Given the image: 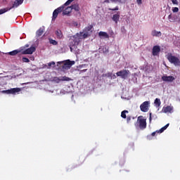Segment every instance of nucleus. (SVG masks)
I'll return each mask as SVG.
<instances>
[{
  "instance_id": "obj_38",
  "label": "nucleus",
  "mask_w": 180,
  "mask_h": 180,
  "mask_svg": "<svg viewBox=\"0 0 180 180\" xmlns=\"http://www.w3.org/2000/svg\"><path fill=\"white\" fill-rule=\"evenodd\" d=\"M137 3L139 4V5H141V0H137Z\"/></svg>"
},
{
  "instance_id": "obj_25",
  "label": "nucleus",
  "mask_w": 180,
  "mask_h": 180,
  "mask_svg": "<svg viewBox=\"0 0 180 180\" xmlns=\"http://www.w3.org/2000/svg\"><path fill=\"white\" fill-rule=\"evenodd\" d=\"M93 27V25H89L84 28V32L88 33V32H91V30H92Z\"/></svg>"
},
{
  "instance_id": "obj_30",
  "label": "nucleus",
  "mask_w": 180,
  "mask_h": 180,
  "mask_svg": "<svg viewBox=\"0 0 180 180\" xmlns=\"http://www.w3.org/2000/svg\"><path fill=\"white\" fill-rule=\"evenodd\" d=\"M172 12H174V13H176V12H179V8L178 7H173Z\"/></svg>"
},
{
  "instance_id": "obj_27",
  "label": "nucleus",
  "mask_w": 180,
  "mask_h": 180,
  "mask_svg": "<svg viewBox=\"0 0 180 180\" xmlns=\"http://www.w3.org/2000/svg\"><path fill=\"white\" fill-rule=\"evenodd\" d=\"M163 110L165 113H167V112H171V110H172V108H171V106H167L166 108H163Z\"/></svg>"
},
{
  "instance_id": "obj_4",
  "label": "nucleus",
  "mask_w": 180,
  "mask_h": 180,
  "mask_svg": "<svg viewBox=\"0 0 180 180\" xmlns=\"http://www.w3.org/2000/svg\"><path fill=\"white\" fill-rule=\"evenodd\" d=\"M23 1L25 0H15L11 7H6L0 9V15L6 13V12L11 11V9H15L18 8V6H20V5H22L23 4Z\"/></svg>"
},
{
  "instance_id": "obj_9",
  "label": "nucleus",
  "mask_w": 180,
  "mask_h": 180,
  "mask_svg": "<svg viewBox=\"0 0 180 180\" xmlns=\"http://www.w3.org/2000/svg\"><path fill=\"white\" fill-rule=\"evenodd\" d=\"M140 110L141 112H143L144 113L150 110V101H145L143 103H141L140 105Z\"/></svg>"
},
{
  "instance_id": "obj_12",
  "label": "nucleus",
  "mask_w": 180,
  "mask_h": 180,
  "mask_svg": "<svg viewBox=\"0 0 180 180\" xmlns=\"http://www.w3.org/2000/svg\"><path fill=\"white\" fill-rule=\"evenodd\" d=\"M169 126V124H167L165 126L162 127L160 129L157 130L156 131H154L151 134V136L154 137V136H157V134L158 133H164L165 130H167L168 129V127Z\"/></svg>"
},
{
  "instance_id": "obj_31",
  "label": "nucleus",
  "mask_w": 180,
  "mask_h": 180,
  "mask_svg": "<svg viewBox=\"0 0 180 180\" xmlns=\"http://www.w3.org/2000/svg\"><path fill=\"white\" fill-rule=\"evenodd\" d=\"M22 61H23V63H30V60H29V58H27L26 57L22 58Z\"/></svg>"
},
{
  "instance_id": "obj_35",
  "label": "nucleus",
  "mask_w": 180,
  "mask_h": 180,
  "mask_svg": "<svg viewBox=\"0 0 180 180\" xmlns=\"http://www.w3.org/2000/svg\"><path fill=\"white\" fill-rule=\"evenodd\" d=\"M172 2L173 4V5H178L179 4L178 0H172Z\"/></svg>"
},
{
  "instance_id": "obj_14",
  "label": "nucleus",
  "mask_w": 180,
  "mask_h": 180,
  "mask_svg": "<svg viewBox=\"0 0 180 180\" xmlns=\"http://www.w3.org/2000/svg\"><path fill=\"white\" fill-rule=\"evenodd\" d=\"M162 79L165 82H173V81H175L174 76H162Z\"/></svg>"
},
{
  "instance_id": "obj_5",
  "label": "nucleus",
  "mask_w": 180,
  "mask_h": 180,
  "mask_svg": "<svg viewBox=\"0 0 180 180\" xmlns=\"http://www.w3.org/2000/svg\"><path fill=\"white\" fill-rule=\"evenodd\" d=\"M167 58L168 61L171 63V64H174L176 67H179L180 60L179 58L175 56H173L172 53H168L167 56Z\"/></svg>"
},
{
  "instance_id": "obj_40",
  "label": "nucleus",
  "mask_w": 180,
  "mask_h": 180,
  "mask_svg": "<svg viewBox=\"0 0 180 180\" xmlns=\"http://www.w3.org/2000/svg\"><path fill=\"white\" fill-rule=\"evenodd\" d=\"M148 137H150V136H148Z\"/></svg>"
},
{
  "instance_id": "obj_29",
  "label": "nucleus",
  "mask_w": 180,
  "mask_h": 180,
  "mask_svg": "<svg viewBox=\"0 0 180 180\" xmlns=\"http://www.w3.org/2000/svg\"><path fill=\"white\" fill-rule=\"evenodd\" d=\"M51 65H53V67H55L56 66V62L52 61V62L48 63L49 68H51Z\"/></svg>"
},
{
  "instance_id": "obj_23",
  "label": "nucleus",
  "mask_w": 180,
  "mask_h": 180,
  "mask_svg": "<svg viewBox=\"0 0 180 180\" xmlns=\"http://www.w3.org/2000/svg\"><path fill=\"white\" fill-rule=\"evenodd\" d=\"M154 103L156 108H160L161 106V100L160 98H155Z\"/></svg>"
},
{
  "instance_id": "obj_18",
  "label": "nucleus",
  "mask_w": 180,
  "mask_h": 180,
  "mask_svg": "<svg viewBox=\"0 0 180 180\" xmlns=\"http://www.w3.org/2000/svg\"><path fill=\"white\" fill-rule=\"evenodd\" d=\"M72 8L70 6H68L65 10L63 8V10L62 11L63 12V15H70V13H71L72 12Z\"/></svg>"
},
{
  "instance_id": "obj_13",
  "label": "nucleus",
  "mask_w": 180,
  "mask_h": 180,
  "mask_svg": "<svg viewBox=\"0 0 180 180\" xmlns=\"http://www.w3.org/2000/svg\"><path fill=\"white\" fill-rule=\"evenodd\" d=\"M160 51H161V48L160 46H154L152 49V54L153 56H158L160 54Z\"/></svg>"
},
{
  "instance_id": "obj_6",
  "label": "nucleus",
  "mask_w": 180,
  "mask_h": 180,
  "mask_svg": "<svg viewBox=\"0 0 180 180\" xmlns=\"http://www.w3.org/2000/svg\"><path fill=\"white\" fill-rule=\"evenodd\" d=\"M58 64H63L62 66L63 70H70V68H71V67L75 64V61L67 60L65 61L58 62Z\"/></svg>"
},
{
  "instance_id": "obj_16",
  "label": "nucleus",
  "mask_w": 180,
  "mask_h": 180,
  "mask_svg": "<svg viewBox=\"0 0 180 180\" xmlns=\"http://www.w3.org/2000/svg\"><path fill=\"white\" fill-rule=\"evenodd\" d=\"M151 34L153 37H160L162 36V34L161 33L160 31H157L154 30L151 32Z\"/></svg>"
},
{
  "instance_id": "obj_22",
  "label": "nucleus",
  "mask_w": 180,
  "mask_h": 180,
  "mask_svg": "<svg viewBox=\"0 0 180 180\" xmlns=\"http://www.w3.org/2000/svg\"><path fill=\"white\" fill-rule=\"evenodd\" d=\"M79 36L81 37V39H86L87 37H89V34L88 32H80L79 34Z\"/></svg>"
},
{
  "instance_id": "obj_32",
  "label": "nucleus",
  "mask_w": 180,
  "mask_h": 180,
  "mask_svg": "<svg viewBox=\"0 0 180 180\" xmlns=\"http://www.w3.org/2000/svg\"><path fill=\"white\" fill-rule=\"evenodd\" d=\"M27 47H29V44H25L24 46L20 47V49H23L22 51H26V49H27Z\"/></svg>"
},
{
  "instance_id": "obj_33",
  "label": "nucleus",
  "mask_w": 180,
  "mask_h": 180,
  "mask_svg": "<svg viewBox=\"0 0 180 180\" xmlns=\"http://www.w3.org/2000/svg\"><path fill=\"white\" fill-rule=\"evenodd\" d=\"M130 120H131V116L128 115L127 117V123H130Z\"/></svg>"
},
{
  "instance_id": "obj_17",
  "label": "nucleus",
  "mask_w": 180,
  "mask_h": 180,
  "mask_svg": "<svg viewBox=\"0 0 180 180\" xmlns=\"http://www.w3.org/2000/svg\"><path fill=\"white\" fill-rule=\"evenodd\" d=\"M44 33V27H41L36 32V36L37 37H40V36H41Z\"/></svg>"
},
{
  "instance_id": "obj_19",
  "label": "nucleus",
  "mask_w": 180,
  "mask_h": 180,
  "mask_svg": "<svg viewBox=\"0 0 180 180\" xmlns=\"http://www.w3.org/2000/svg\"><path fill=\"white\" fill-rule=\"evenodd\" d=\"M55 34L56 35L57 39H63V32L61 30H58L55 32Z\"/></svg>"
},
{
  "instance_id": "obj_28",
  "label": "nucleus",
  "mask_w": 180,
  "mask_h": 180,
  "mask_svg": "<svg viewBox=\"0 0 180 180\" xmlns=\"http://www.w3.org/2000/svg\"><path fill=\"white\" fill-rule=\"evenodd\" d=\"M103 54H108V53H109V48H108L106 46H103Z\"/></svg>"
},
{
  "instance_id": "obj_26",
  "label": "nucleus",
  "mask_w": 180,
  "mask_h": 180,
  "mask_svg": "<svg viewBox=\"0 0 180 180\" xmlns=\"http://www.w3.org/2000/svg\"><path fill=\"white\" fill-rule=\"evenodd\" d=\"M49 43L50 44H53V46H57L58 44V42L53 39H49Z\"/></svg>"
},
{
  "instance_id": "obj_3",
  "label": "nucleus",
  "mask_w": 180,
  "mask_h": 180,
  "mask_svg": "<svg viewBox=\"0 0 180 180\" xmlns=\"http://www.w3.org/2000/svg\"><path fill=\"white\" fill-rule=\"evenodd\" d=\"M75 0H68L63 6L55 9L53 12L52 20H56L58 16V13H61L63 11L65 8V6H68L71 2H74Z\"/></svg>"
},
{
  "instance_id": "obj_8",
  "label": "nucleus",
  "mask_w": 180,
  "mask_h": 180,
  "mask_svg": "<svg viewBox=\"0 0 180 180\" xmlns=\"http://www.w3.org/2000/svg\"><path fill=\"white\" fill-rule=\"evenodd\" d=\"M130 74V70H122L116 73L117 77H121L122 79H126Z\"/></svg>"
},
{
  "instance_id": "obj_36",
  "label": "nucleus",
  "mask_w": 180,
  "mask_h": 180,
  "mask_svg": "<svg viewBox=\"0 0 180 180\" xmlns=\"http://www.w3.org/2000/svg\"><path fill=\"white\" fill-rule=\"evenodd\" d=\"M152 117H151V112H150V114H149V122H150V123H151V120H152Z\"/></svg>"
},
{
  "instance_id": "obj_39",
  "label": "nucleus",
  "mask_w": 180,
  "mask_h": 180,
  "mask_svg": "<svg viewBox=\"0 0 180 180\" xmlns=\"http://www.w3.org/2000/svg\"><path fill=\"white\" fill-rule=\"evenodd\" d=\"M117 1H118V2H122V0H117Z\"/></svg>"
},
{
  "instance_id": "obj_11",
  "label": "nucleus",
  "mask_w": 180,
  "mask_h": 180,
  "mask_svg": "<svg viewBox=\"0 0 180 180\" xmlns=\"http://www.w3.org/2000/svg\"><path fill=\"white\" fill-rule=\"evenodd\" d=\"M1 92L2 94H7L8 95L11 94H17V92H20V88H13L8 90H4Z\"/></svg>"
},
{
  "instance_id": "obj_10",
  "label": "nucleus",
  "mask_w": 180,
  "mask_h": 180,
  "mask_svg": "<svg viewBox=\"0 0 180 180\" xmlns=\"http://www.w3.org/2000/svg\"><path fill=\"white\" fill-rule=\"evenodd\" d=\"M53 81L54 82H56V84H60L61 81H71V78L68 77L66 76L60 77H53Z\"/></svg>"
},
{
  "instance_id": "obj_15",
  "label": "nucleus",
  "mask_w": 180,
  "mask_h": 180,
  "mask_svg": "<svg viewBox=\"0 0 180 180\" xmlns=\"http://www.w3.org/2000/svg\"><path fill=\"white\" fill-rule=\"evenodd\" d=\"M119 19H120V11H117V13L112 15V20L115 23H117Z\"/></svg>"
},
{
  "instance_id": "obj_34",
  "label": "nucleus",
  "mask_w": 180,
  "mask_h": 180,
  "mask_svg": "<svg viewBox=\"0 0 180 180\" xmlns=\"http://www.w3.org/2000/svg\"><path fill=\"white\" fill-rule=\"evenodd\" d=\"M108 11H119V6H116L114 8H108Z\"/></svg>"
},
{
  "instance_id": "obj_37",
  "label": "nucleus",
  "mask_w": 180,
  "mask_h": 180,
  "mask_svg": "<svg viewBox=\"0 0 180 180\" xmlns=\"http://www.w3.org/2000/svg\"><path fill=\"white\" fill-rule=\"evenodd\" d=\"M172 14L169 15V16H168L169 20H170V19H172Z\"/></svg>"
},
{
  "instance_id": "obj_21",
  "label": "nucleus",
  "mask_w": 180,
  "mask_h": 180,
  "mask_svg": "<svg viewBox=\"0 0 180 180\" xmlns=\"http://www.w3.org/2000/svg\"><path fill=\"white\" fill-rule=\"evenodd\" d=\"M98 36H100V37H105V39H109V34H108L106 32H100L98 33Z\"/></svg>"
},
{
  "instance_id": "obj_7",
  "label": "nucleus",
  "mask_w": 180,
  "mask_h": 180,
  "mask_svg": "<svg viewBox=\"0 0 180 180\" xmlns=\"http://www.w3.org/2000/svg\"><path fill=\"white\" fill-rule=\"evenodd\" d=\"M137 122L139 124V129H141V130H144V129H146L147 122L146 119L143 118V115L138 117Z\"/></svg>"
},
{
  "instance_id": "obj_20",
  "label": "nucleus",
  "mask_w": 180,
  "mask_h": 180,
  "mask_svg": "<svg viewBox=\"0 0 180 180\" xmlns=\"http://www.w3.org/2000/svg\"><path fill=\"white\" fill-rule=\"evenodd\" d=\"M70 8L72 11V9H74V11H75L76 12H79V5H78V4L70 6Z\"/></svg>"
},
{
  "instance_id": "obj_24",
  "label": "nucleus",
  "mask_w": 180,
  "mask_h": 180,
  "mask_svg": "<svg viewBox=\"0 0 180 180\" xmlns=\"http://www.w3.org/2000/svg\"><path fill=\"white\" fill-rule=\"evenodd\" d=\"M126 113H129V111L124 110L121 112V117H122V119H127V115H126Z\"/></svg>"
},
{
  "instance_id": "obj_1",
  "label": "nucleus",
  "mask_w": 180,
  "mask_h": 180,
  "mask_svg": "<svg viewBox=\"0 0 180 180\" xmlns=\"http://www.w3.org/2000/svg\"><path fill=\"white\" fill-rule=\"evenodd\" d=\"M81 36L79 33L75 35L71 36L69 39V47L70 49V51H72L74 49H77L78 44H79V41H81Z\"/></svg>"
},
{
  "instance_id": "obj_2",
  "label": "nucleus",
  "mask_w": 180,
  "mask_h": 180,
  "mask_svg": "<svg viewBox=\"0 0 180 180\" xmlns=\"http://www.w3.org/2000/svg\"><path fill=\"white\" fill-rule=\"evenodd\" d=\"M35 51H36V47L31 46L30 48L27 49L24 51H23V48H20L13 51L8 52L6 54H8L9 56H16V54H19V53H21L22 54H32Z\"/></svg>"
}]
</instances>
